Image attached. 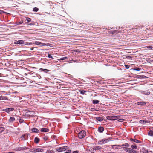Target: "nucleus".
<instances>
[{
  "label": "nucleus",
  "mask_w": 153,
  "mask_h": 153,
  "mask_svg": "<svg viewBox=\"0 0 153 153\" xmlns=\"http://www.w3.org/2000/svg\"><path fill=\"white\" fill-rule=\"evenodd\" d=\"M146 47L148 48H150V49L152 48V47L151 46H148L146 47Z\"/></svg>",
  "instance_id": "nucleus-39"
},
{
  "label": "nucleus",
  "mask_w": 153,
  "mask_h": 153,
  "mask_svg": "<svg viewBox=\"0 0 153 153\" xmlns=\"http://www.w3.org/2000/svg\"><path fill=\"white\" fill-rule=\"evenodd\" d=\"M91 109H92V110H91V111H92V110H93V109H92V108H91Z\"/></svg>",
  "instance_id": "nucleus-50"
},
{
  "label": "nucleus",
  "mask_w": 153,
  "mask_h": 153,
  "mask_svg": "<svg viewBox=\"0 0 153 153\" xmlns=\"http://www.w3.org/2000/svg\"><path fill=\"white\" fill-rule=\"evenodd\" d=\"M40 70H42L43 71H44V72H47V71H49V70H47V69H44L41 68Z\"/></svg>",
  "instance_id": "nucleus-32"
},
{
  "label": "nucleus",
  "mask_w": 153,
  "mask_h": 153,
  "mask_svg": "<svg viewBox=\"0 0 153 153\" xmlns=\"http://www.w3.org/2000/svg\"><path fill=\"white\" fill-rule=\"evenodd\" d=\"M8 100L6 97L0 96V100Z\"/></svg>",
  "instance_id": "nucleus-13"
},
{
  "label": "nucleus",
  "mask_w": 153,
  "mask_h": 153,
  "mask_svg": "<svg viewBox=\"0 0 153 153\" xmlns=\"http://www.w3.org/2000/svg\"><path fill=\"white\" fill-rule=\"evenodd\" d=\"M14 44H24V41L22 40H15L14 42Z\"/></svg>",
  "instance_id": "nucleus-7"
},
{
  "label": "nucleus",
  "mask_w": 153,
  "mask_h": 153,
  "mask_svg": "<svg viewBox=\"0 0 153 153\" xmlns=\"http://www.w3.org/2000/svg\"><path fill=\"white\" fill-rule=\"evenodd\" d=\"M95 118L96 120L99 121H101L103 119V118L102 117H96Z\"/></svg>",
  "instance_id": "nucleus-16"
},
{
  "label": "nucleus",
  "mask_w": 153,
  "mask_h": 153,
  "mask_svg": "<svg viewBox=\"0 0 153 153\" xmlns=\"http://www.w3.org/2000/svg\"><path fill=\"white\" fill-rule=\"evenodd\" d=\"M15 120V118L13 117H11L10 118L9 121L10 122H13Z\"/></svg>",
  "instance_id": "nucleus-19"
},
{
  "label": "nucleus",
  "mask_w": 153,
  "mask_h": 153,
  "mask_svg": "<svg viewBox=\"0 0 153 153\" xmlns=\"http://www.w3.org/2000/svg\"><path fill=\"white\" fill-rule=\"evenodd\" d=\"M48 57L49 58H53L52 57L50 54H48Z\"/></svg>",
  "instance_id": "nucleus-41"
},
{
  "label": "nucleus",
  "mask_w": 153,
  "mask_h": 153,
  "mask_svg": "<svg viewBox=\"0 0 153 153\" xmlns=\"http://www.w3.org/2000/svg\"><path fill=\"white\" fill-rule=\"evenodd\" d=\"M25 140H26L28 139V135L27 134H24Z\"/></svg>",
  "instance_id": "nucleus-28"
},
{
  "label": "nucleus",
  "mask_w": 153,
  "mask_h": 153,
  "mask_svg": "<svg viewBox=\"0 0 153 153\" xmlns=\"http://www.w3.org/2000/svg\"><path fill=\"white\" fill-rule=\"evenodd\" d=\"M20 140H25L24 135L22 136L20 138Z\"/></svg>",
  "instance_id": "nucleus-25"
},
{
  "label": "nucleus",
  "mask_w": 153,
  "mask_h": 153,
  "mask_svg": "<svg viewBox=\"0 0 153 153\" xmlns=\"http://www.w3.org/2000/svg\"><path fill=\"white\" fill-rule=\"evenodd\" d=\"M142 93L143 94L145 95H149L150 94V92L148 90L146 91H142Z\"/></svg>",
  "instance_id": "nucleus-14"
},
{
  "label": "nucleus",
  "mask_w": 153,
  "mask_h": 153,
  "mask_svg": "<svg viewBox=\"0 0 153 153\" xmlns=\"http://www.w3.org/2000/svg\"><path fill=\"white\" fill-rule=\"evenodd\" d=\"M31 131L33 132L38 133L39 132V130L35 128H34L31 129Z\"/></svg>",
  "instance_id": "nucleus-15"
},
{
  "label": "nucleus",
  "mask_w": 153,
  "mask_h": 153,
  "mask_svg": "<svg viewBox=\"0 0 153 153\" xmlns=\"http://www.w3.org/2000/svg\"><path fill=\"white\" fill-rule=\"evenodd\" d=\"M91 109H92V110H91V111H92V110H93V109H92V108H91Z\"/></svg>",
  "instance_id": "nucleus-52"
},
{
  "label": "nucleus",
  "mask_w": 153,
  "mask_h": 153,
  "mask_svg": "<svg viewBox=\"0 0 153 153\" xmlns=\"http://www.w3.org/2000/svg\"><path fill=\"white\" fill-rule=\"evenodd\" d=\"M108 139H102V140L99 141L98 143L99 144H102L106 143L108 141Z\"/></svg>",
  "instance_id": "nucleus-8"
},
{
  "label": "nucleus",
  "mask_w": 153,
  "mask_h": 153,
  "mask_svg": "<svg viewBox=\"0 0 153 153\" xmlns=\"http://www.w3.org/2000/svg\"><path fill=\"white\" fill-rule=\"evenodd\" d=\"M126 68L127 69L128 68H129L128 67V65H126Z\"/></svg>",
  "instance_id": "nucleus-45"
},
{
  "label": "nucleus",
  "mask_w": 153,
  "mask_h": 153,
  "mask_svg": "<svg viewBox=\"0 0 153 153\" xmlns=\"http://www.w3.org/2000/svg\"><path fill=\"white\" fill-rule=\"evenodd\" d=\"M43 150L41 148H34L30 150V151L32 152H42Z\"/></svg>",
  "instance_id": "nucleus-1"
},
{
  "label": "nucleus",
  "mask_w": 153,
  "mask_h": 153,
  "mask_svg": "<svg viewBox=\"0 0 153 153\" xmlns=\"http://www.w3.org/2000/svg\"><path fill=\"white\" fill-rule=\"evenodd\" d=\"M23 23V22L22 21V22H18V23H17V24H22V23Z\"/></svg>",
  "instance_id": "nucleus-42"
},
{
  "label": "nucleus",
  "mask_w": 153,
  "mask_h": 153,
  "mask_svg": "<svg viewBox=\"0 0 153 153\" xmlns=\"http://www.w3.org/2000/svg\"><path fill=\"white\" fill-rule=\"evenodd\" d=\"M39 138L37 137H35L34 139V141L35 143H38L39 141Z\"/></svg>",
  "instance_id": "nucleus-23"
},
{
  "label": "nucleus",
  "mask_w": 153,
  "mask_h": 153,
  "mask_svg": "<svg viewBox=\"0 0 153 153\" xmlns=\"http://www.w3.org/2000/svg\"><path fill=\"white\" fill-rule=\"evenodd\" d=\"M4 13V12L2 10H0V14L2 13Z\"/></svg>",
  "instance_id": "nucleus-43"
},
{
  "label": "nucleus",
  "mask_w": 153,
  "mask_h": 153,
  "mask_svg": "<svg viewBox=\"0 0 153 153\" xmlns=\"http://www.w3.org/2000/svg\"><path fill=\"white\" fill-rule=\"evenodd\" d=\"M85 131L84 130H82L79 133L78 136L79 138L82 139L85 136Z\"/></svg>",
  "instance_id": "nucleus-2"
},
{
  "label": "nucleus",
  "mask_w": 153,
  "mask_h": 153,
  "mask_svg": "<svg viewBox=\"0 0 153 153\" xmlns=\"http://www.w3.org/2000/svg\"><path fill=\"white\" fill-rule=\"evenodd\" d=\"M30 50H33V47H32V48H30Z\"/></svg>",
  "instance_id": "nucleus-47"
},
{
  "label": "nucleus",
  "mask_w": 153,
  "mask_h": 153,
  "mask_svg": "<svg viewBox=\"0 0 153 153\" xmlns=\"http://www.w3.org/2000/svg\"><path fill=\"white\" fill-rule=\"evenodd\" d=\"M143 153H152V152L150 151H148L147 150H145Z\"/></svg>",
  "instance_id": "nucleus-34"
},
{
  "label": "nucleus",
  "mask_w": 153,
  "mask_h": 153,
  "mask_svg": "<svg viewBox=\"0 0 153 153\" xmlns=\"http://www.w3.org/2000/svg\"><path fill=\"white\" fill-rule=\"evenodd\" d=\"M130 140L131 141H132L137 143H141V142L140 141L138 140L137 139H134L131 138L130 139Z\"/></svg>",
  "instance_id": "nucleus-11"
},
{
  "label": "nucleus",
  "mask_w": 153,
  "mask_h": 153,
  "mask_svg": "<svg viewBox=\"0 0 153 153\" xmlns=\"http://www.w3.org/2000/svg\"><path fill=\"white\" fill-rule=\"evenodd\" d=\"M112 147L114 149H118L120 147V146L119 145H112Z\"/></svg>",
  "instance_id": "nucleus-12"
},
{
  "label": "nucleus",
  "mask_w": 153,
  "mask_h": 153,
  "mask_svg": "<svg viewBox=\"0 0 153 153\" xmlns=\"http://www.w3.org/2000/svg\"><path fill=\"white\" fill-rule=\"evenodd\" d=\"M78 152L76 151L74 152L73 153H78Z\"/></svg>",
  "instance_id": "nucleus-44"
},
{
  "label": "nucleus",
  "mask_w": 153,
  "mask_h": 153,
  "mask_svg": "<svg viewBox=\"0 0 153 153\" xmlns=\"http://www.w3.org/2000/svg\"><path fill=\"white\" fill-rule=\"evenodd\" d=\"M104 131V128L102 127H100L98 128V131L100 132H102Z\"/></svg>",
  "instance_id": "nucleus-18"
},
{
  "label": "nucleus",
  "mask_w": 153,
  "mask_h": 153,
  "mask_svg": "<svg viewBox=\"0 0 153 153\" xmlns=\"http://www.w3.org/2000/svg\"><path fill=\"white\" fill-rule=\"evenodd\" d=\"M122 146H126V147H128L129 146V145L128 143H125V144H123L122 145Z\"/></svg>",
  "instance_id": "nucleus-27"
},
{
  "label": "nucleus",
  "mask_w": 153,
  "mask_h": 153,
  "mask_svg": "<svg viewBox=\"0 0 153 153\" xmlns=\"http://www.w3.org/2000/svg\"><path fill=\"white\" fill-rule=\"evenodd\" d=\"M36 45H39L41 46H48L49 44H45V43H42L40 42H39V41H36L34 43Z\"/></svg>",
  "instance_id": "nucleus-5"
},
{
  "label": "nucleus",
  "mask_w": 153,
  "mask_h": 153,
  "mask_svg": "<svg viewBox=\"0 0 153 153\" xmlns=\"http://www.w3.org/2000/svg\"><path fill=\"white\" fill-rule=\"evenodd\" d=\"M19 121L20 122L22 123L23 122V120L20 118V119H19Z\"/></svg>",
  "instance_id": "nucleus-40"
},
{
  "label": "nucleus",
  "mask_w": 153,
  "mask_h": 153,
  "mask_svg": "<svg viewBox=\"0 0 153 153\" xmlns=\"http://www.w3.org/2000/svg\"><path fill=\"white\" fill-rule=\"evenodd\" d=\"M91 109H92V110H91V111H92V110H93V109H92V108H91Z\"/></svg>",
  "instance_id": "nucleus-51"
},
{
  "label": "nucleus",
  "mask_w": 153,
  "mask_h": 153,
  "mask_svg": "<svg viewBox=\"0 0 153 153\" xmlns=\"http://www.w3.org/2000/svg\"><path fill=\"white\" fill-rule=\"evenodd\" d=\"M21 149L22 150H25L27 149V148L26 147H23L21 148Z\"/></svg>",
  "instance_id": "nucleus-37"
},
{
  "label": "nucleus",
  "mask_w": 153,
  "mask_h": 153,
  "mask_svg": "<svg viewBox=\"0 0 153 153\" xmlns=\"http://www.w3.org/2000/svg\"><path fill=\"white\" fill-rule=\"evenodd\" d=\"M100 146H95L94 149L95 150H98L100 149Z\"/></svg>",
  "instance_id": "nucleus-29"
},
{
  "label": "nucleus",
  "mask_w": 153,
  "mask_h": 153,
  "mask_svg": "<svg viewBox=\"0 0 153 153\" xmlns=\"http://www.w3.org/2000/svg\"><path fill=\"white\" fill-rule=\"evenodd\" d=\"M67 58V57H64L61 58L60 59H58V60L59 61H60V60H64L66 59Z\"/></svg>",
  "instance_id": "nucleus-31"
},
{
  "label": "nucleus",
  "mask_w": 153,
  "mask_h": 153,
  "mask_svg": "<svg viewBox=\"0 0 153 153\" xmlns=\"http://www.w3.org/2000/svg\"><path fill=\"white\" fill-rule=\"evenodd\" d=\"M32 43H28L27 42H26L25 44V45H32Z\"/></svg>",
  "instance_id": "nucleus-33"
},
{
  "label": "nucleus",
  "mask_w": 153,
  "mask_h": 153,
  "mask_svg": "<svg viewBox=\"0 0 153 153\" xmlns=\"http://www.w3.org/2000/svg\"><path fill=\"white\" fill-rule=\"evenodd\" d=\"M26 20L29 22L31 21V19L28 17L26 18Z\"/></svg>",
  "instance_id": "nucleus-35"
},
{
  "label": "nucleus",
  "mask_w": 153,
  "mask_h": 153,
  "mask_svg": "<svg viewBox=\"0 0 153 153\" xmlns=\"http://www.w3.org/2000/svg\"><path fill=\"white\" fill-rule=\"evenodd\" d=\"M137 103L138 105H144L146 104L145 102H138Z\"/></svg>",
  "instance_id": "nucleus-17"
},
{
  "label": "nucleus",
  "mask_w": 153,
  "mask_h": 153,
  "mask_svg": "<svg viewBox=\"0 0 153 153\" xmlns=\"http://www.w3.org/2000/svg\"><path fill=\"white\" fill-rule=\"evenodd\" d=\"M151 128L153 130V127H152Z\"/></svg>",
  "instance_id": "nucleus-49"
},
{
  "label": "nucleus",
  "mask_w": 153,
  "mask_h": 153,
  "mask_svg": "<svg viewBox=\"0 0 153 153\" xmlns=\"http://www.w3.org/2000/svg\"><path fill=\"white\" fill-rule=\"evenodd\" d=\"M29 25H34V24L32 23H30Z\"/></svg>",
  "instance_id": "nucleus-46"
},
{
  "label": "nucleus",
  "mask_w": 153,
  "mask_h": 153,
  "mask_svg": "<svg viewBox=\"0 0 153 153\" xmlns=\"http://www.w3.org/2000/svg\"><path fill=\"white\" fill-rule=\"evenodd\" d=\"M4 130V128L3 127H0V133H1L2 131H3Z\"/></svg>",
  "instance_id": "nucleus-26"
},
{
  "label": "nucleus",
  "mask_w": 153,
  "mask_h": 153,
  "mask_svg": "<svg viewBox=\"0 0 153 153\" xmlns=\"http://www.w3.org/2000/svg\"><path fill=\"white\" fill-rule=\"evenodd\" d=\"M139 122L141 124H145L146 122L145 120H141Z\"/></svg>",
  "instance_id": "nucleus-24"
},
{
  "label": "nucleus",
  "mask_w": 153,
  "mask_h": 153,
  "mask_svg": "<svg viewBox=\"0 0 153 153\" xmlns=\"http://www.w3.org/2000/svg\"><path fill=\"white\" fill-rule=\"evenodd\" d=\"M134 70L137 71H140L141 70V68H135Z\"/></svg>",
  "instance_id": "nucleus-36"
},
{
  "label": "nucleus",
  "mask_w": 153,
  "mask_h": 153,
  "mask_svg": "<svg viewBox=\"0 0 153 153\" xmlns=\"http://www.w3.org/2000/svg\"><path fill=\"white\" fill-rule=\"evenodd\" d=\"M39 9L37 7H35L33 8V10L34 11L37 12L38 11Z\"/></svg>",
  "instance_id": "nucleus-30"
},
{
  "label": "nucleus",
  "mask_w": 153,
  "mask_h": 153,
  "mask_svg": "<svg viewBox=\"0 0 153 153\" xmlns=\"http://www.w3.org/2000/svg\"><path fill=\"white\" fill-rule=\"evenodd\" d=\"M123 149L125 151L127 152H129L130 153H136V151L132 149L129 148H126L123 147Z\"/></svg>",
  "instance_id": "nucleus-3"
},
{
  "label": "nucleus",
  "mask_w": 153,
  "mask_h": 153,
  "mask_svg": "<svg viewBox=\"0 0 153 153\" xmlns=\"http://www.w3.org/2000/svg\"><path fill=\"white\" fill-rule=\"evenodd\" d=\"M131 147L133 149H135L137 148V146L135 145H131Z\"/></svg>",
  "instance_id": "nucleus-22"
},
{
  "label": "nucleus",
  "mask_w": 153,
  "mask_h": 153,
  "mask_svg": "<svg viewBox=\"0 0 153 153\" xmlns=\"http://www.w3.org/2000/svg\"><path fill=\"white\" fill-rule=\"evenodd\" d=\"M69 153L68 152H65V153Z\"/></svg>",
  "instance_id": "nucleus-48"
},
{
  "label": "nucleus",
  "mask_w": 153,
  "mask_h": 153,
  "mask_svg": "<svg viewBox=\"0 0 153 153\" xmlns=\"http://www.w3.org/2000/svg\"><path fill=\"white\" fill-rule=\"evenodd\" d=\"M40 131L42 132H46L49 131V130L47 128H42L41 129Z\"/></svg>",
  "instance_id": "nucleus-10"
},
{
  "label": "nucleus",
  "mask_w": 153,
  "mask_h": 153,
  "mask_svg": "<svg viewBox=\"0 0 153 153\" xmlns=\"http://www.w3.org/2000/svg\"><path fill=\"white\" fill-rule=\"evenodd\" d=\"M99 101L97 100H94L93 101V103L94 104H97L99 102Z\"/></svg>",
  "instance_id": "nucleus-21"
},
{
  "label": "nucleus",
  "mask_w": 153,
  "mask_h": 153,
  "mask_svg": "<svg viewBox=\"0 0 153 153\" xmlns=\"http://www.w3.org/2000/svg\"><path fill=\"white\" fill-rule=\"evenodd\" d=\"M14 110V108H8L5 109L4 110V111L7 112L9 113L10 111H12Z\"/></svg>",
  "instance_id": "nucleus-9"
},
{
  "label": "nucleus",
  "mask_w": 153,
  "mask_h": 153,
  "mask_svg": "<svg viewBox=\"0 0 153 153\" xmlns=\"http://www.w3.org/2000/svg\"><path fill=\"white\" fill-rule=\"evenodd\" d=\"M106 118L107 119L111 120H117L118 117L117 116H108L106 117Z\"/></svg>",
  "instance_id": "nucleus-4"
},
{
  "label": "nucleus",
  "mask_w": 153,
  "mask_h": 153,
  "mask_svg": "<svg viewBox=\"0 0 153 153\" xmlns=\"http://www.w3.org/2000/svg\"><path fill=\"white\" fill-rule=\"evenodd\" d=\"M66 149V147L64 146L57 148V150L59 152H61L65 150Z\"/></svg>",
  "instance_id": "nucleus-6"
},
{
  "label": "nucleus",
  "mask_w": 153,
  "mask_h": 153,
  "mask_svg": "<svg viewBox=\"0 0 153 153\" xmlns=\"http://www.w3.org/2000/svg\"><path fill=\"white\" fill-rule=\"evenodd\" d=\"M48 153H54V152L52 151H48Z\"/></svg>",
  "instance_id": "nucleus-38"
},
{
  "label": "nucleus",
  "mask_w": 153,
  "mask_h": 153,
  "mask_svg": "<svg viewBox=\"0 0 153 153\" xmlns=\"http://www.w3.org/2000/svg\"><path fill=\"white\" fill-rule=\"evenodd\" d=\"M148 135L150 136L153 135V131L152 130H150L149 131L148 133Z\"/></svg>",
  "instance_id": "nucleus-20"
}]
</instances>
